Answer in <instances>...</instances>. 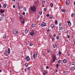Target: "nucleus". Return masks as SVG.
<instances>
[{
	"label": "nucleus",
	"instance_id": "4",
	"mask_svg": "<svg viewBox=\"0 0 75 75\" xmlns=\"http://www.w3.org/2000/svg\"><path fill=\"white\" fill-rule=\"evenodd\" d=\"M13 34L14 35H17L18 34V32L16 30L14 29L13 30Z\"/></svg>",
	"mask_w": 75,
	"mask_h": 75
},
{
	"label": "nucleus",
	"instance_id": "17",
	"mask_svg": "<svg viewBox=\"0 0 75 75\" xmlns=\"http://www.w3.org/2000/svg\"><path fill=\"white\" fill-rule=\"evenodd\" d=\"M8 54H10V48L8 49Z\"/></svg>",
	"mask_w": 75,
	"mask_h": 75
},
{
	"label": "nucleus",
	"instance_id": "29",
	"mask_svg": "<svg viewBox=\"0 0 75 75\" xmlns=\"http://www.w3.org/2000/svg\"><path fill=\"white\" fill-rule=\"evenodd\" d=\"M55 24H57L58 23V21L57 20H55Z\"/></svg>",
	"mask_w": 75,
	"mask_h": 75
},
{
	"label": "nucleus",
	"instance_id": "64",
	"mask_svg": "<svg viewBox=\"0 0 75 75\" xmlns=\"http://www.w3.org/2000/svg\"><path fill=\"white\" fill-rule=\"evenodd\" d=\"M9 71L11 73V70H10Z\"/></svg>",
	"mask_w": 75,
	"mask_h": 75
},
{
	"label": "nucleus",
	"instance_id": "63",
	"mask_svg": "<svg viewBox=\"0 0 75 75\" xmlns=\"http://www.w3.org/2000/svg\"><path fill=\"white\" fill-rule=\"evenodd\" d=\"M42 7H45V6H44V5H42Z\"/></svg>",
	"mask_w": 75,
	"mask_h": 75
},
{
	"label": "nucleus",
	"instance_id": "15",
	"mask_svg": "<svg viewBox=\"0 0 75 75\" xmlns=\"http://www.w3.org/2000/svg\"><path fill=\"white\" fill-rule=\"evenodd\" d=\"M29 30L28 29H26L25 31V33L26 34H27Z\"/></svg>",
	"mask_w": 75,
	"mask_h": 75
},
{
	"label": "nucleus",
	"instance_id": "41",
	"mask_svg": "<svg viewBox=\"0 0 75 75\" xmlns=\"http://www.w3.org/2000/svg\"><path fill=\"white\" fill-rule=\"evenodd\" d=\"M65 33L67 34H68V30H67L65 32Z\"/></svg>",
	"mask_w": 75,
	"mask_h": 75
},
{
	"label": "nucleus",
	"instance_id": "28",
	"mask_svg": "<svg viewBox=\"0 0 75 75\" xmlns=\"http://www.w3.org/2000/svg\"><path fill=\"white\" fill-rule=\"evenodd\" d=\"M64 74H66L67 73V72L66 71H65L63 72Z\"/></svg>",
	"mask_w": 75,
	"mask_h": 75
},
{
	"label": "nucleus",
	"instance_id": "32",
	"mask_svg": "<svg viewBox=\"0 0 75 75\" xmlns=\"http://www.w3.org/2000/svg\"><path fill=\"white\" fill-rule=\"evenodd\" d=\"M59 66V64H57L56 65V68H58V66Z\"/></svg>",
	"mask_w": 75,
	"mask_h": 75
},
{
	"label": "nucleus",
	"instance_id": "57",
	"mask_svg": "<svg viewBox=\"0 0 75 75\" xmlns=\"http://www.w3.org/2000/svg\"><path fill=\"white\" fill-rule=\"evenodd\" d=\"M13 8H15V5H13Z\"/></svg>",
	"mask_w": 75,
	"mask_h": 75
},
{
	"label": "nucleus",
	"instance_id": "33",
	"mask_svg": "<svg viewBox=\"0 0 75 75\" xmlns=\"http://www.w3.org/2000/svg\"><path fill=\"white\" fill-rule=\"evenodd\" d=\"M58 63H59V64L60 63H61V60H59L58 61Z\"/></svg>",
	"mask_w": 75,
	"mask_h": 75
},
{
	"label": "nucleus",
	"instance_id": "52",
	"mask_svg": "<svg viewBox=\"0 0 75 75\" xmlns=\"http://www.w3.org/2000/svg\"><path fill=\"white\" fill-rule=\"evenodd\" d=\"M42 3H45V1H43Z\"/></svg>",
	"mask_w": 75,
	"mask_h": 75
},
{
	"label": "nucleus",
	"instance_id": "14",
	"mask_svg": "<svg viewBox=\"0 0 75 75\" xmlns=\"http://www.w3.org/2000/svg\"><path fill=\"white\" fill-rule=\"evenodd\" d=\"M50 27L52 28H53L55 27V25L54 24H52L50 25Z\"/></svg>",
	"mask_w": 75,
	"mask_h": 75
},
{
	"label": "nucleus",
	"instance_id": "38",
	"mask_svg": "<svg viewBox=\"0 0 75 75\" xmlns=\"http://www.w3.org/2000/svg\"><path fill=\"white\" fill-rule=\"evenodd\" d=\"M47 52H48V53H50V50H48L47 51Z\"/></svg>",
	"mask_w": 75,
	"mask_h": 75
},
{
	"label": "nucleus",
	"instance_id": "9",
	"mask_svg": "<svg viewBox=\"0 0 75 75\" xmlns=\"http://www.w3.org/2000/svg\"><path fill=\"white\" fill-rule=\"evenodd\" d=\"M46 24L45 22H43L41 24V27H44V26H45Z\"/></svg>",
	"mask_w": 75,
	"mask_h": 75
},
{
	"label": "nucleus",
	"instance_id": "61",
	"mask_svg": "<svg viewBox=\"0 0 75 75\" xmlns=\"http://www.w3.org/2000/svg\"><path fill=\"white\" fill-rule=\"evenodd\" d=\"M2 71V70L0 69V72H1Z\"/></svg>",
	"mask_w": 75,
	"mask_h": 75
},
{
	"label": "nucleus",
	"instance_id": "47",
	"mask_svg": "<svg viewBox=\"0 0 75 75\" xmlns=\"http://www.w3.org/2000/svg\"><path fill=\"white\" fill-rule=\"evenodd\" d=\"M23 16H24V15H25V12H23Z\"/></svg>",
	"mask_w": 75,
	"mask_h": 75
},
{
	"label": "nucleus",
	"instance_id": "18",
	"mask_svg": "<svg viewBox=\"0 0 75 75\" xmlns=\"http://www.w3.org/2000/svg\"><path fill=\"white\" fill-rule=\"evenodd\" d=\"M36 25H35V24L34 23H32V27H35Z\"/></svg>",
	"mask_w": 75,
	"mask_h": 75
},
{
	"label": "nucleus",
	"instance_id": "26",
	"mask_svg": "<svg viewBox=\"0 0 75 75\" xmlns=\"http://www.w3.org/2000/svg\"><path fill=\"white\" fill-rule=\"evenodd\" d=\"M7 6V5L6 4H4V5L3 7L4 8H6V6Z\"/></svg>",
	"mask_w": 75,
	"mask_h": 75
},
{
	"label": "nucleus",
	"instance_id": "53",
	"mask_svg": "<svg viewBox=\"0 0 75 75\" xmlns=\"http://www.w3.org/2000/svg\"><path fill=\"white\" fill-rule=\"evenodd\" d=\"M45 74H46L44 72L43 73V75H45Z\"/></svg>",
	"mask_w": 75,
	"mask_h": 75
},
{
	"label": "nucleus",
	"instance_id": "49",
	"mask_svg": "<svg viewBox=\"0 0 75 75\" xmlns=\"http://www.w3.org/2000/svg\"><path fill=\"white\" fill-rule=\"evenodd\" d=\"M23 10L24 11H26V8H24Z\"/></svg>",
	"mask_w": 75,
	"mask_h": 75
},
{
	"label": "nucleus",
	"instance_id": "1",
	"mask_svg": "<svg viewBox=\"0 0 75 75\" xmlns=\"http://www.w3.org/2000/svg\"><path fill=\"white\" fill-rule=\"evenodd\" d=\"M19 18L21 20V22L22 23V24H24V19L23 18L21 15H20L19 16Z\"/></svg>",
	"mask_w": 75,
	"mask_h": 75
},
{
	"label": "nucleus",
	"instance_id": "62",
	"mask_svg": "<svg viewBox=\"0 0 75 75\" xmlns=\"http://www.w3.org/2000/svg\"><path fill=\"white\" fill-rule=\"evenodd\" d=\"M74 6H75V2H74Z\"/></svg>",
	"mask_w": 75,
	"mask_h": 75
},
{
	"label": "nucleus",
	"instance_id": "59",
	"mask_svg": "<svg viewBox=\"0 0 75 75\" xmlns=\"http://www.w3.org/2000/svg\"><path fill=\"white\" fill-rule=\"evenodd\" d=\"M55 71H56V72H58V70L56 69V70H55Z\"/></svg>",
	"mask_w": 75,
	"mask_h": 75
},
{
	"label": "nucleus",
	"instance_id": "35",
	"mask_svg": "<svg viewBox=\"0 0 75 75\" xmlns=\"http://www.w3.org/2000/svg\"><path fill=\"white\" fill-rule=\"evenodd\" d=\"M73 42H74V45H75V39L73 40Z\"/></svg>",
	"mask_w": 75,
	"mask_h": 75
},
{
	"label": "nucleus",
	"instance_id": "13",
	"mask_svg": "<svg viewBox=\"0 0 75 75\" xmlns=\"http://www.w3.org/2000/svg\"><path fill=\"white\" fill-rule=\"evenodd\" d=\"M75 62H70V64L71 65H75Z\"/></svg>",
	"mask_w": 75,
	"mask_h": 75
},
{
	"label": "nucleus",
	"instance_id": "30",
	"mask_svg": "<svg viewBox=\"0 0 75 75\" xmlns=\"http://www.w3.org/2000/svg\"><path fill=\"white\" fill-rule=\"evenodd\" d=\"M68 25L69 26V27H71V23H70L68 24Z\"/></svg>",
	"mask_w": 75,
	"mask_h": 75
},
{
	"label": "nucleus",
	"instance_id": "6",
	"mask_svg": "<svg viewBox=\"0 0 75 75\" xmlns=\"http://www.w3.org/2000/svg\"><path fill=\"white\" fill-rule=\"evenodd\" d=\"M37 52H35L34 54L33 55V57L34 59H35V57H37Z\"/></svg>",
	"mask_w": 75,
	"mask_h": 75
},
{
	"label": "nucleus",
	"instance_id": "51",
	"mask_svg": "<svg viewBox=\"0 0 75 75\" xmlns=\"http://www.w3.org/2000/svg\"><path fill=\"white\" fill-rule=\"evenodd\" d=\"M69 37H70V36H69V35H68V36L67 37V38H69Z\"/></svg>",
	"mask_w": 75,
	"mask_h": 75
},
{
	"label": "nucleus",
	"instance_id": "37",
	"mask_svg": "<svg viewBox=\"0 0 75 75\" xmlns=\"http://www.w3.org/2000/svg\"><path fill=\"white\" fill-rule=\"evenodd\" d=\"M29 45H30V46H31L33 45V44L30 43L29 44Z\"/></svg>",
	"mask_w": 75,
	"mask_h": 75
},
{
	"label": "nucleus",
	"instance_id": "48",
	"mask_svg": "<svg viewBox=\"0 0 75 75\" xmlns=\"http://www.w3.org/2000/svg\"><path fill=\"white\" fill-rule=\"evenodd\" d=\"M53 36H54V37H56V35L55 34H54L53 35Z\"/></svg>",
	"mask_w": 75,
	"mask_h": 75
},
{
	"label": "nucleus",
	"instance_id": "54",
	"mask_svg": "<svg viewBox=\"0 0 75 75\" xmlns=\"http://www.w3.org/2000/svg\"><path fill=\"white\" fill-rule=\"evenodd\" d=\"M20 8L21 9V8H23V6H21L20 7Z\"/></svg>",
	"mask_w": 75,
	"mask_h": 75
},
{
	"label": "nucleus",
	"instance_id": "12",
	"mask_svg": "<svg viewBox=\"0 0 75 75\" xmlns=\"http://www.w3.org/2000/svg\"><path fill=\"white\" fill-rule=\"evenodd\" d=\"M75 67H71L70 68V70L71 71H74L75 70Z\"/></svg>",
	"mask_w": 75,
	"mask_h": 75
},
{
	"label": "nucleus",
	"instance_id": "31",
	"mask_svg": "<svg viewBox=\"0 0 75 75\" xmlns=\"http://www.w3.org/2000/svg\"><path fill=\"white\" fill-rule=\"evenodd\" d=\"M44 73H45V74H47V71H44Z\"/></svg>",
	"mask_w": 75,
	"mask_h": 75
},
{
	"label": "nucleus",
	"instance_id": "22",
	"mask_svg": "<svg viewBox=\"0 0 75 75\" xmlns=\"http://www.w3.org/2000/svg\"><path fill=\"white\" fill-rule=\"evenodd\" d=\"M61 10L62 12H63L64 13H65V10L64 9H62Z\"/></svg>",
	"mask_w": 75,
	"mask_h": 75
},
{
	"label": "nucleus",
	"instance_id": "24",
	"mask_svg": "<svg viewBox=\"0 0 75 75\" xmlns=\"http://www.w3.org/2000/svg\"><path fill=\"white\" fill-rule=\"evenodd\" d=\"M27 69L28 70V71H30L31 70V67H29L28 68H27Z\"/></svg>",
	"mask_w": 75,
	"mask_h": 75
},
{
	"label": "nucleus",
	"instance_id": "55",
	"mask_svg": "<svg viewBox=\"0 0 75 75\" xmlns=\"http://www.w3.org/2000/svg\"><path fill=\"white\" fill-rule=\"evenodd\" d=\"M2 20V18H0V21H1Z\"/></svg>",
	"mask_w": 75,
	"mask_h": 75
},
{
	"label": "nucleus",
	"instance_id": "44",
	"mask_svg": "<svg viewBox=\"0 0 75 75\" xmlns=\"http://www.w3.org/2000/svg\"><path fill=\"white\" fill-rule=\"evenodd\" d=\"M61 31H59V35H61Z\"/></svg>",
	"mask_w": 75,
	"mask_h": 75
},
{
	"label": "nucleus",
	"instance_id": "42",
	"mask_svg": "<svg viewBox=\"0 0 75 75\" xmlns=\"http://www.w3.org/2000/svg\"><path fill=\"white\" fill-rule=\"evenodd\" d=\"M71 16L72 17L73 16H74V13L71 14Z\"/></svg>",
	"mask_w": 75,
	"mask_h": 75
},
{
	"label": "nucleus",
	"instance_id": "60",
	"mask_svg": "<svg viewBox=\"0 0 75 75\" xmlns=\"http://www.w3.org/2000/svg\"><path fill=\"white\" fill-rule=\"evenodd\" d=\"M46 8H45L44 9V11H46Z\"/></svg>",
	"mask_w": 75,
	"mask_h": 75
},
{
	"label": "nucleus",
	"instance_id": "19",
	"mask_svg": "<svg viewBox=\"0 0 75 75\" xmlns=\"http://www.w3.org/2000/svg\"><path fill=\"white\" fill-rule=\"evenodd\" d=\"M56 44H55L54 45H53V47L54 48H55L57 47V45H55Z\"/></svg>",
	"mask_w": 75,
	"mask_h": 75
},
{
	"label": "nucleus",
	"instance_id": "43",
	"mask_svg": "<svg viewBox=\"0 0 75 75\" xmlns=\"http://www.w3.org/2000/svg\"><path fill=\"white\" fill-rule=\"evenodd\" d=\"M18 7L19 8H20V5H19V4L18 5Z\"/></svg>",
	"mask_w": 75,
	"mask_h": 75
},
{
	"label": "nucleus",
	"instance_id": "36",
	"mask_svg": "<svg viewBox=\"0 0 75 75\" xmlns=\"http://www.w3.org/2000/svg\"><path fill=\"white\" fill-rule=\"evenodd\" d=\"M39 13L40 15H41V14H42V12L40 11Z\"/></svg>",
	"mask_w": 75,
	"mask_h": 75
},
{
	"label": "nucleus",
	"instance_id": "5",
	"mask_svg": "<svg viewBox=\"0 0 75 75\" xmlns=\"http://www.w3.org/2000/svg\"><path fill=\"white\" fill-rule=\"evenodd\" d=\"M64 28H65V27L63 26V25H62L59 27V30H62L64 29Z\"/></svg>",
	"mask_w": 75,
	"mask_h": 75
},
{
	"label": "nucleus",
	"instance_id": "25",
	"mask_svg": "<svg viewBox=\"0 0 75 75\" xmlns=\"http://www.w3.org/2000/svg\"><path fill=\"white\" fill-rule=\"evenodd\" d=\"M1 16L2 17H5L4 14H3V13H1Z\"/></svg>",
	"mask_w": 75,
	"mask_h": 75
},
{
	"label": "nucleus",
	"instance_id": "39",
	"mask_svg": "<svg viewBox=\"0 0 75 75\" xmlns=\"http://www.w3.org/2000/svg\"><path fill=\"white\" fill-rule=\"evenodd\" d=\"M59 37H58V36H57V37H56V38H57V40H58V39H59Z\"/></svg>",
	"mask_w": 75,
	"mask_h": 75
},
{
	"label": "nucleus",
	"instance_id": "46",
	"mask_svg": "<svg viewBox=\"0 0 75 75\" xmlns=\"http://www.w3.org/2000/svg\"><path fill=\"white\" fill-rule=\"evenodd\" d=\"M59 55H61V52L60 51L59 52Z\"/></svg>",
	"mask_w": 75,
	"mask_h": 75
},
{
	"label": "nucleus",
	"instance_id": "21",
	"mask_svg": "<svg viewBox=\"0 0 75 75\" xmlns=\"http://www.w3.org/2000/svg\"><path fill=\"white\" fill-rule=\"evenodd\" d=\"M25 67H27V66H28V64L27 63H26L25 64Z\"/></svg>",
	"mask_w": 75,
	"mask_h": 75
},
{
	"label": "nucleus",
	"instance_id": "20",
	"mask_svg": "<svg viewBox=\"0 0 75 75\" xmlns=\"http://www.w3.org/2000/svg\"><path fill=\"white\" fill-rule=\"evenodd\" d=\"M5 10H1L0 11V12L1 13H3L5 11Z\"/></svg>",
	"mask_w": 75,
	"mask_h": 75
},
{
	"label": "nucleus",
	"instance_id": "34",
	"mask_svg": "<svg viewBox=\"0 0 75 75\" xmlns=\"http://www.w3.org/2000/svg\"><path fill=\"white\" fill-rule=\"evenodd\" d=\"M59 27L60 26H61V25H62V23H59Z\"/></svg>",
	"mask_w": 75,
	"mask_h": 75
},
{
	"label": "nucleus",
	"instance_id": "3",
	"mask_svg": "<svg viewBox=\"0 0 75 75\" xmlns=\"http://www.w3.org/2000/svg\"><path fill=\"white\" fill-rule=\"evenodd\" d=\"M53 58L52 61V62H55V60H56V56L54 54H53L52 56Z\"/></svg>",
	"mask_w": 75,
	"mask_h": 75
},
{
	"label": "nucleus",
	"instance_id": "23",
	"mask_svg": "<svg viewBox=\"0 0 75 75\" xmlns=\"http://www.w3.org/2000/svg\"><path fill=\"white\" fill-rule=\"evenodd\" d=\"M49 18H50L51 19H52V18H53V17H52V16L50 15L49 16Z\"/></svg>",
	"mask_w": 75,
	"mask_h": 75
},
{
	"label": "nucleus",
	"instance_id": "2",
	"mask_svg": "<svg viewBox=\"0 0 75 75\" xmlns=\"http://www.w3.org/2000/svg\"><path fill=\"white\" fill-rule=\"evenodd\" d=\"M30 9L32 11H33L35 12L36 11V8L34 6L30 7Z\"/></svg>",
	"mask_w": 75,
	"mask_h": 75
},
{
	"label": "nucleus",
	"instance_id": "11",
	"mask_svg": "<svg viewBox=\"0 0 75 75\" xmlns=\"http://www.w3.org/2000/svg\"><path fill=\"white\" fill-rule=\"evenodd\" d=\"M2 38L3 39H6L7 38V36L6 35H3Z\"/></svg>",
	"mask_w": 75,
	"mask_h": 75
},
{
	"label": "nucleus",
	"instance_id": "8",
	"mask_svg": "<svg viewBox=\"0 0 75 75\" xmlns=\"http://www.w3.org/2000/svg\"><path fill=\"white\" fill-rule=\"evenodd\" d=\"M25 59L26 61H30V57L28 56H27L25 57Z\"/></svg>",
	"mask_w": 75,
	"mask_h": 75
},
{
	"label": "nucleus",
	"instance_id": "45",
	"mask_svg": "<svg viewBox=\"0 0 75 75\" xmlns=\"http://www.w3.org/2000/svg\"><path fill=\"white\" fill-rule=\"evenodd\" d=\"M46 16H47V17H48L50 16V15H49V14H47V15Z\"/></svg>",
	"mask_w": 75,
	"mask_h": 75
},
{
	"label": "nucleus",
	"instance_id": "58",
	"mask_svg": "<svg viewBox=\"0 0 75 75\" xmlns=\"http://www.w3.org/2000/svg\"><path fill=\"white\" fill-rule=\"evenodd\" d=\"M52 41H54V38L52 39Z\"/></svg>",
	"mask_w": 75,
	"mask_h": 75
},
{
	"label": "nucleus",
	"instance_id": "10",
	"mask_svg": "<svg viewBox=\"0 0 75 75\" xmlns=\"http://www.w3.org/2000/svg\"><path fill=\"white\" fill-rule=\"evenodd\" d=\"M69 0H67L66 1V5L67 6H68V5H69L70 2Z\"/></svg>",
	"mask_w": 75,
	"mask_h": 75
},
{
	"label": "nucleus",
	"instance_id": "56",
	"mask_svg": "<svg viewBox=\"0 0 75 75\" xmlns=\"http://www.w3.org/2000/svg\"><path fill=\"white\" fill-rule=\"evenodd\" d=\"M50 29H48L47 30V31L48 32V31H50Z\"/></svg>",
	"mask_w": 75,
	"mask_h": 75
},
{
	"label": "nucleus",
	"instance_id": "40",
	"mask_svg": "<svg viewBox=\"0 0 75 75\" xmlns=\"http://www.w3.org/2000/svg\"><path fill=\"white\" fill-rule=\"evenodd\" d=\"M67 23L68 24H69V23H71V22H70V21H67Z\"/></svg>",
	"mask_w": 75,
	"mask_h": 75
},
{
	"label": "nucleus",
	"instance_id": "27",
	"mask_svg": "<svg viewBox=\"0 0 75 75\" xmlns=\"http://www.w3.org/2000/svg\"><path fill=\"white\" fill-rule=\"evenodd\" d=\"M50 6H51V7H53V4L51 3L50 4Z\"/></svg>",
	"mask_w": 75,
	"mask_h": 75
},
{
	"label": "nucleus",
	"instance_id": "50",
	"mask_svg": "<svg viewBox=\"0 0 75 75\" xmlns=\"http://www.w3.org/2000/svg\"><path fill=\"white\" fill-rule=\"evenodd\" d=\"M46 69H48L49 68L48 66H46Z\"/></svg>",
	"mask_w": 75,
	"mask_h": 75
},
{
	"label": "nucleus",
	"instance_id": "16",
	"mask_svg": "<svg viewBox=\"0 0 75 75\" xmlns=\"http://www.w3.org/2000/svg\"><path fill=\"white\" fill-rule=\"evenodd\" d=\"M67 61L66 60V59H64L63 60V62L64 63H66L67 62Z\"/></svg>",
	"mask_w": 75,
	"mask_h": 75
},
{
	"label": "nucleus",
	"instance_id": "7",
	"mask_svg": "<svg viewBox=\"0 0 75 75\" xmlns=\"http://www.w3.org/2000/svg\"><path fill=\"white\" fill-rule=\"evenodd\" d=\"M34 30H32V31L30 33V35L31 36H33L34 35Z\"/></svg>",
	"mask_w": 75,
	"mask_h": 75
}]
</instances>
